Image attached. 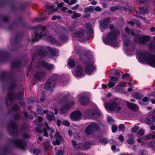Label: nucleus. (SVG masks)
I'll return each mask as SVG.
<instances>
[{
  "label": "nucleus",
  "instance_id": "obj_1",
  "mask_svg": "<svg viewBox=\"0 0 155 155\" xmlns=\"http://www.w3.org/2000/svg\"><path fill=\"white\" fill-rule=\"evenodd\" d=\"M138 61L140 63H146L149 66L155 68V55L146 51L140 50L137 53Z\"/></svg>",
  "mask_w": 155,
  "mask_h": 155
},
{
  "label": "nucleus",
  "instance_id": "obj_2",
  "mask_svg": "<svg viewBox=\"0 0 155 155\" xmlns=\"http://www.w3.org/2000/svg\"><path fill=\"white\" fill-rule=\"evenodd\" d=\"M120 34V31L118 29L110 30L106 36L105 38H103V41L107 45L111 46L113 47L118 48V42L117 41L118 36Z\"/></svg>",
  "mask_w": 155,
  "mask_h": 155
},
{
  "label": "nucleus",
  "instance_id": "obj_3",
  "mask_svg": "<svg viewBox=\"0 0 155 155\" xmlns=\"http://www.w3.org/2000/svg\"><path fill=\"white\" fill-rule=\"evenodd\" d=\"M126 33L128 34H130V32L131 31V35L134 37V41L135 43L139 45H144L145 41H150V36L147 35H142L138 34L135 33L133 30L129 29L128 27H126L125 29Z\"/></svg>",
  "mask_w": 155,
  "mask_h": 155
},
{
  "label": "nucleus",
  "instance_id": "obj_4",
  "mask_svg": "<svg viewBox=\"0 0 155 155\" xmlns=\"http://www.w3.org/2000/svg\"><path fill=\"white\" fill-rule=\"evenodd\" d=\"M16 0H0V7L5 5L7 3L10 5L11 10L12 11L19 10L21 11H24L26 8L28 6V3L27 2H24L20 3L18 7L15 6Z\"/></svg>",
  "mask_w": 155,
  "mask_h": 155
},
{
  "label": "nucleus",
  "instance_id": "obj_5",
  "mask_svg": "<svg viewBox=\"0 0 155 155\" xmlns=\"http://www.w3.org/2000/svg\"><path fill=\"white\" fill-rule=\"evenodd\" d=\"M9 82L10 85L9 87V90L5 98V104L8 107L11 106L14 99L16 98V97L15 96V93L14 89L16 86V84L15 83V82Z\"/></svg>",
  "mask_w": 155,
  "mask_h": 155
},
{
  "label": "nucleus",
  "instance_id": "obj_6",
  "mask_svg": "<svg viewBox=\"0 0 155 155\" xmlns=\"http://www.w3.org/2000/svg\"><path fill=\"white\" fill-rule=\"evenodd\" d=\"M105 107L111 111H113L115 110L119 111L121 109L120 103L118 100H115L112 102L106 104Z\"/></svg>",
  "mask_w": 155,
  "mask_h": 155
},
{
  "label": "nucleus",
  "instance_id": "obj_7",
  "mask_svg": "<svg viewBox=\"0 0 155 155\" xmlns=\"http://www.w3.org/2000/svg\"><path fill=\"white\" fill-rule=\"evenodd\" d=\"M100 130V127L95 123H92L88 125L86 127L85 132L87 135L93 134L95 131Z\"/></svg>",
  "mask_w": 155,
  "mask_h": 155
},
{
  "label": "nucleus",
  "instance_id": "obj_8",
  "mask_svg": "<svg viewBox=\"0 0 155 155\" xmlns=\"http://www.w3.org/2000/svg\"><path fill=\"white\" fill-rule=\"evenodd\" d=\"M23 35L24 34L21 32L16 34L12 44L13 45H15V47H13L11 49L12 51H17L18 50L19 47L18 45L23 38Z\"/></svg>",
  "mask_w": 155,
  "mask_h": 155
},
{
  "label": "nucleus",
  "instance_id": "obj_9",
  "mask_svg": "<svg viewBox=\"0 0 155 155\" xmlns=\"http://www.w3.org/2000/svg\"><path fill=\"white\" fill-rule=\"evenodd\" d=\"M12 74L13 73L11 72L4 71L0 75V80L2 81H8L15 82V79L12 77Z\"/></svg>",
  "mask_w": 155,
  "mask_h": 155
},
{
  "label": "nucleus",
  "instance_id": "obj_10",
  "mask_svg": "<svg viewBox=\"0 0 155 155\" xmlns=\"http://www.w3.org/2000/svg\"><path fill=\"white\" fill-rule=\"evenodd\" d=\"M35 53L37 56L40 59L45 58L48 54V52L46 50L45 47L42 45L37 46Z\"/></svg>",
  "mask_w": 155,
  "mask_h": 155
},
{
  "label": "nucleus",
  "instance_id": "obj_11",
  "mask_svg": "<svg viewBox=\"0 0 155 155\" xmlns=\"http://www.w3.org/2000/svg\"><path fill=\"white\" fill-rule=\"evenodd\" d=\"M57 78L55 76L51 77L47 81L44 85V88L47 90L51 91L55 87L56 81Z\"/></svg>",
  "mask_w": 155,
  "mask_h": 155
},
{
  "label": "nucleus",
  "instance_id": "obj_12",
  "mask_svg": "<svg viewBox=\"0 0 155 155\" xmlns=\"http://www.w3.org/2000/svg\"><path fill=\"white\" fill-rule=\"evenodd\" d=\"M84 114L86 117L96 119L99 118L101 116V113L95 109L85 111L84 113Z\"/></svg>",
  "mask_w": 155,
  "mask_h": 155
},
{
  "label": "nucleus",
  "instance_id": "obj_13",
  "mask_svg": "<svg viewBox=\"0 0 155 155\" xmlns=\"http://www.w3.org/2000/svg\"><path fill=\"white\" fill-rule=\"evenodd\" d=\"M8 140L10 142L13 143L16 147L21 149H24L27 145L26 143L21 139L10 138Z\"/></svg>",
  "mask_w": 155,
  "mask_h": 155
},
{
  "label": "nucleus",
  "instance_id": "obj_14",
  "mask_svg": "<svg viewBox=\"0 0 155 155\" xmlns=\"http://www.w3.org/2000/svg\"><path fill=\"white\" fill-rule=\"evenodd\" d=\"M11 59L10 53L5 50H0V62L9 61Z\"/></svg>",
  "mask_w": 155,
  "mask_h": 155
},
{
  "label": "nucleus",
  "instance_id": "obj_15",
  "mask_svg": "<svg viewBox=\"0 0 155 155\" xmlns=\"http://www.w3.org/2000/svg\"><path fill=\"white\" fill-rule=\"evenodd\" d=\"M80 58L82 61H83L84 63L86 64V65L85 69V71L88 74H91L92 72L94 71L96 68L93 64H91L87 60L83 59L81 58V56H80Z\"/></svg>",
  "mask_w": 155,
  "mask_h": 155
},
{
  "label": "nucleus",
  "instance_id": "obj_16",
  "mask_svg": "<svg viewBox=\"0 0 155 155\" xmlns=\"http://www.w3.org/2000/svg\"><path fill=\"white\" fill-rule=\"evenodd\" d=\"M17 21H15L13 23L9 25L8 28V30L9 31H12L14 30L15 29L18 27L17 23H20L23 24L24 23V20L22 16H20L16 18Z\"/></svg>",
  "mask_w": 155,
  "mask_h": 155
},
{
  "label": "nucleus",
  "instance_id": "obj_17",
  "mask_svg": "<svg viewBox=\"0 0 155 155\" xmlns=\"http://www.w3.org/2000/svg\"><path fill=\"white\" fill-rule=\"evenodd\" d=\"M110 17H108L101 20L99 22L100 28L101 32H104L105 30L108 28L110 24Z\"/></svg>",
  "mask_w": 155,
  "mask_h": 155
},
{
  "label": "nucleus",
  "instance_id": "obj_18",
  "mask_svg": "<svg viewBox=\"0 0 155 155\" xmlns=\"http://www.w3.org/2000/svg\"><path fill=\"white\" fill-rule=\"evenodd\" d=\"M46 72L43 71H38L34 75L35 80L33 82V85L35 84L36 81H39L44 78L47 75Z\"/></svg>",
  "mask_w": 155,
  "mask_h": 155
},
{
  "label": "nucleus",
  "instance_id": "obj_19",
  "mask_svg": "<svg viewBox=\"0 0 155 155\" xmlns=\"http://www.w3.org/2000/svg\"><path fill=\"white\" fill-rule=\"evenodd\" d=\"M82 113L79 110H75L72 112L70 114V118L73 121H79L81 118Z\"/></svg>",
  "mask_w": 155,
  "mask_h": 155
},
{
  "label": "nucleus",
  "instance_id": "obj_20",
  "mask_svg": "<svg viewBox=\"0 0 155 155\" xmlns=\"http://www.w3.org/2000/svg\"><path fill=\"white\" fill-rule=\"evenodd\" d=\"M9 125L11 128V129L8 130L9 133L13 135H16L18 132L17 124L14 123L13 120H11L9 123Z\"/></svg>",
  "mask_w": 155,
  "mask_h": 155
},
{
  "label": "nucleus",
  "instance_id": "obj_21",
  "mask_svg": "<svg viewBox=\"0 0 155 155\" xmlns=\"http://www.w3.org/2000/svg\"><path fill=\"white\" fill-rule=\"evenodd\" d=\"M39 65L48 71L51 70L54 67V65L53 64L48 63L44 61L40 62L38 64L37 67H38Z\"/></svg>",
  "mask_w": 155,
  "mask_h": 155
},
{
  "label": "nucleus",
  "instance_id": "obj_22",
  "mask_svg": "<svg viewBox=\"0 0 155 155\" xmlns=\"http://www.w3.org/2000/svg\"><path fill=\"white\" fill-rule=\"evenodd\" d=\"M145 121L148 125L151 124L155 122V110L153 113L152 115L146 118Z\"/></svg>",
  "mask_w": 155,
  "mask_h": 155
},
{
  "label": "nucleus",
  "instance_id": "obj_23",
  "mask_svg": "<svg viewBox=\"0 0 155 155\" xmlns=\"http://www.w3.org/2000/svg\"><path fill=\"white\" fill-rule=\"evenodd\" d=\"M79 101L81 105L86 106L89 103V99L87 96L82 95L79 97Z\"/></svg>",
  "mask_w": 155,
  "mask_h": 155
},
{
  "label": "nucleus",
  "instance_id": "obj_24",
  "mask_svg": "<svg viewBox=\"0 0 155 155\" xmlns=\"http://www.w3.org/2000/svg\"><path fill=\"white\" fill-rule=\"evenodd\" d=\"M127 107L133 111H136L139 109L138 106L136 104L127 102L126 104Z\"/></svg>",
  "mask_w": 155,
  "mask_h": 155
},
{
  "label": "nucleus",
  "instance_id": "obj_25",
  "mask_svg": "<svg viewBox=\"0 0 155 155\" xmlns=\"http://www.w3.org/2000/svg\"><path fill=\"white\" fill-rule=\"evenodd\" d=\"M85 33V30L82 29L74 33L73 36L74 38H79L82 37L84 35Z\"/></svg>",
  "mask_w": 155,
  "mask_h": 155
},
{
  "label": "nucleus",
  "instance_id": "obj_26",
  "mask_svg": "<svg viewBox=\"0 0 155 155\" xmlns=\"http://www.w3.org/2000/svg\"><path fill=\"white\" fill-rule=\"evenodd\" d=\"M86 28L87 34L90 36H92L94 34V31L91 24L90 23H87L86 25Z\"/></svg>",
  "mask_w": 155,
  "mask_h": 155
},
{
  "label": "nucleus",
  "instance_id": "obj_27",
  "mask_svg": "<svg viewBox=\"0 0 155 155\" xmlns=\"http://www.w3.org/2000/svg\"><path fill=\"white\" fill-rule=\"evenodd\" d=\"M42 32H41L40 34L38 33H35V38L31 39V41L32 43L37 42L38 40L41 38L43 36H45V33L42 34Z\"/></svg>",
  "mask_w": 155,
  "mask_h": 155
},
{
  "label": "nucleus",
  "instance_id": "obj_28",
  "mask_svg": "<svg viewBox=\"0 0 155 155\" xmlns=\"http://www.w3.org/2000/svg\"><path fill=\"white\" fill-rule=\"evenodd\" d=\"M83 71L80 65H78L77 66L76 70L75 72V74L76 76L80 77L83 74Z\"/></svg>",
  "mask_w": 155,
  "mask_h": 155
},
{
  "label": "nucleus",
  "instance_id": "obj_29",
  "mask_svg": "<svg viewBox=\"0 0 155 155\" xmlns=\"http://www.w3.org/2000/svg\"><path fill=\"white\" fill-rule=\"evenodd\" d=\"M22 62L20 60H16L12 62L11 64V67L12 68L19 67Z\"/></svg>",
  "mask_w": 155,
  "mask_h": 155
},
{
  "label": "nucleus",
  "instance_id": "obj_30",
  "mask_svg": "<svg viewBox=\"0 0 155 155\" xmlns=\"http://www.w3.org/2000/svg\"><path fill=\"white\" fill-rule=\"evenodd\" d=\"M124 45L128 48H131L132 43L129 38H127L124 39Z\"/></svg>",
  "mask_w": 155,
  "mask_h": 155
},
{
  "label": "nucleus",
  "instance_id": "obj_31",
  "mask_svg": "<svg viewBox=\"0 0 155 155\" xmlns=\"http://www.w3.org/2000/svg\"><path fill=\"white\" fill-rule=\"evenodd\" d=\"M150 100L149 97L148 98L147 97H145L142 99V100L139 101L138 103L140 105L143 106H145L147 105V103L146 102L150 101Z\"/></svg>",
  "mask_w": 155,
  "mask_h": 155
},
{
  "label": "nucleus",
  "instance_id": "obj_32",
  "mask_svg": "<svg viewBox=\"0 0 155 155\" xmlns=\"http://www.w3.org/2000/svg\"><path fill=\"white\" fill-rule=\"evenodd\" d=\"M128 139L127 140V143L129 144H134L135 142L134 140V136L133 134H130L128 135Z\"/></svg>",
  "mask_w": 155,
  "mask_h": 155
},
{
  "label": "nucleus",
  "instance_id": "obj_33",
  "mask_svg": "<svg viewBox=\"0 0 155 155\" xmlns=\"http://www.w3.org/2000/svg\"><path fill=\"white\" fill-rule=\"evenodd\" d=\"M46 118L50 122H51L53 120H55V116L52 112H51L50 114H47L46 115Z\"/></svg>",
  "mask_w": 155,
  "mask_h": 155
},
{
  "label": "nucleus",
  "instance_id": "obj_34",
  "mask_svg": "<svg viewBox=\"0 0 155 155\" xmlns=\"http://www.w3.org/2000/svg\"><path fill=\"white\" fill-rule=\"evenodd\" d=\"M49 52H50L49 56L52 57H54L56 55V50L55 48H50L48 49Z\"/></svg>",
  "mask_w": 155,
  "mask_h": 155
},
{
  "label": "nucleus",
  "instance_id": "obj_35",
  "mask_svg": "<svg viewBox=\"0 0 155 155\" xmlns=\"http://www.w3.org/2000/svg\"><path fill=\"white\" fill-rule=\"evenodd\" d=\"M148 47L151 51L155 53V42L154 41H151Z\"/></svg>",
  "mask_w": 155,
  "mask_h": 155
},
{
  "label": "nucleus",
  "instance_id": "obj_36",
  "mask_svg": "<svg viewBox=\"0 0 155 155\" xmlns=\"http://www.w3.org/2000/svg\"><path fill=\"white\" fill-rule=\"evenodd\" d=\"M69 109L65 105L63 106L59 110V113L61 114H63L67 112Z\"/></svg>",
  "mask_w": 155,
  "mask_h": 155
},
{
  "label": "nucleus",
  "instance_id": "obj_37",
  "mask_svg": "<svg viewBox=\"0 0 155 155\" xmlns=\"http://www.w3.org/2000/svg\"><path fill=\"white\" fill-rule=\"evenodd\" d=\"M155 138V132L149 134L145 136V140H148L150 139Z\"/></svg>",
  "mask_w": 155,
  "mask_h": 155
},
{
  "label": "nucleus",
  "instance_id": "obj_38",
  "mask_svg": "<svg viewBox=\"0 0 155 155\" xmlns=\"http://www.w3.org/2000/svg\"><path fill=\"white\" fill-rule=\"evenodd\" d=\"M24 95V93L21 92H20L17 93L16 95H15V96L16 97V98L15 99H14V100H15L16 98H17L18 100L19 101H21L23 100Z\"/></svg>",
  "mask_w": 155,
  "mask_h": 155
},
{
  "label": "nucleus",
  "instance_id": "obj_39",
  "mask_svg": "<svg viewBox=\"0 0 155 155\" xmlns=\"http://www.w3.org/2000/svg\"><path fill=\"white\" fill-rule=\"evenodd\" d=\"M46 8L48 11V13L49 15H51L55 11L53 6L49 5H46Z\"/></svg>",
  "mask_w": 155,
  "mask_h": 155
},
{
  "label": "nucleus",
  "instance_id": "obj_40",
  "mask_svg": "<svg viewBox=\"0 0 155 155\" xmlns=\"http://www.w3.org/2000/svg\"><path fill=\"white\" fill-rule=\"evenodd\" d=\"M134 96L135 98L137 99H141L143 97L142 94L140 92H135L134 94Z\"/></svg>",
  "mask_w": 155,
  "mask_h": 155
},
{
  "label": "nucleus",
  "instance_id": "obj_41",
  "mask_svg": "<svg viewBox=\"0 0 155 155\" xmlns=\"http://www.w3.org/2000/svg\"><path fill=\"white\" fill-rule=\"evenodd\" d=\"M94 11V6H90L85 8L84 9L85 12H92Z\"/></svg>",
  "mask_w": 155,
  "mask_h": 155
},
{
  "label": "nucleus",
  "instance_id": "obj_42",
  "mask_svg": "<svg viewBox=\"0 0 155 155\" xmlns=\"http://www.w3.org/2000/svg\"><path fill=\"white\" fill-rule=\"evenodd\" d=\"M30 151L32 154H35V155H38L40 153L38 149L35 148H31L30 149Z\"/></svg>",
  "mask_w": 155,
  "mask_h": 155
},
{
  "label": "nucleus",
  "instance_id": "obj_43",
  "mask_svg": "<svg viewBox=\"0 0 155 155\" xmlns=\"http://www.w3.org/2000/svg\"><path fill=\"white\" fill-rule=\"evenodd\" d=\"M48 40L51 43L56 44L57 43V41L53 37H48Z\"/></svg>",
  "mask_w": 155,
  "mask_h": 155
},
{
  "label": "nucleus",
  "instance_id": "obj_44",
  "mask_svg": "<svg viewBox=\"0 0 155 155\" xmlns=\"http://www.w3.org/2000/svg\"><path fill=\"white\" fill-rule=\"evenodd\" d=\"M68 64L69 66L71 68H74L75 66V62L74 60L71 59L70 58L69 59Z\"/></svg>",
  "mask_w": 155,
  "mask_h": 155
},
{
  "label": "nucleus",
  "instance_id": "obj_45",
  "mask_svg": "<svg viewBox=\"0 0 155 155\" xmlns=\"http://www.w3.org/2000/svg\"><path fill=\"white\" fill-rule=\"evenodd\" d=\"M71 143L74 147L76 149H81L80 146L79 145L77 146V143L76 141L73 140L71 141Z\"/></svg>",
  "mask_w": 155,
  "mask_h": 155
},
{
  "label": "nucleus",
  "instance_id": "obj_46",
  "mask_svg": "<svg viewBox=\"0 0 155 155\" xmlns=\"http://www.w3.org/2000/svg\"><path fill=\"white\" fill-rule=\"evenodd\" d=\"M99 142L105 145L108 142V140L106 138H101L99 140Z\"/></svg>",
  "mask_w": 155,
  "mask_h": 155
},
{
  "label": "nucleus",
  "instance_id": "obj_47",
  "mask_svg": "<svg viewBox=\"0 0 155 155\" xmlns=\"http://www.w3.org/2000/svg\"><path fill=\"white\" fill-rule=\"evenodd\" d=\"M54 137L55 139H58L60 140H62L63 138L61 135L58 132H56L54 135Z\"/></svg>",
  "mask_w": 155,
  "mask_h": 155
},
{
  "label": "nucleus",
  "instance_id": "obj_48",
  "mask_svg": "<svg viewBox=\"0 0 155 155\" xmlns=\"http://www.w3.org/2000/svg\"><path fill=\"white\" fill-rule=\"evenodd\" d=\"M135 16L138 18L142 19L145 21L146 23L147 24L149 23V21L146 18L138 15H136Z\"/></svg>",
  "mask_w": 155,
  "mask_h": 155
},
{
  "label": "nucleus",
  "instance_id": "obj_49",
  "mask_svg": "<svg viewBox=\"0 0 155 155\" xmlns=\"http://www.w3.org/2000/svg\"><path fill=\"white\" fill-rule=\"evenodd\" d=\"M0 19L2 21L5 22H8L9 21V19L8 17L3 16L0 14Z\"/></svg>",
  "mask_w": 155,
  "mask_h": 155
},
{
  "label": "nucleus",
  "instance_id": "obj_50",
  "mask_svg": "<svg viewBox=\"0 0 155 155\" xmlns=\"http://www.w3.org/2000/svg\"><path fill=\"white\" fill-rule=\"evenodd\" d=\"M74 104V102L73 101H71L68 102L67 103L65 104L64 105H65L68 109H69L73 106Z\"/></svg>",
  "mask_w": 155,
  "mask_h": 155
},
{
  "label": "nucleus",
  "instance_id": "obj_51",
  "mask_svg": "<svg viewBox=\"0 0 155 155\" xmlns=\"http://www.w3.org/2000/svg\"><path fill=\"white\" fill-rule=\"evenodd\" d=\"M19 106L17 104H14L12 107V109L13 111H17L19 110Z\"/></svg>",
  "mask_w": 155,
  "mask_h": 155
},
{
  "label": "nucleus",
  "instance_id": "obj_52",
  "mask_svg": "<svg viewBox=\"0 0 155 155\" xmlns=\"http://www.w3.org/2000/svg\"><path fill=\"white\" fill-rule=\"evenodd\" d=\"M62 140H60L58 139H56L55 141H54L52 142V144L54 146L59 145L61 143V141Z\"/></svg>",
  "mask_w": 155,
  "mask_h": 155
},
{
  "label": "nucleus",
  "instance_id": "obj_53",
  "mask_svg": "<svg viewBox=\"0 0 155 155\" xmlns=\"http://www.w3.org/2000/svg\"><path fill=\"white\" fill-rule=\"evenodd\" d=\"M81 15L79 13H75L74 12L71 16V18L73 19H75L78 18L80 17Z\"/></svg>",
  "mask_w": 155,
  "mask_h": 155
},
{
  "label": "nucleus",
  "instance_id": "obj_54",
  "mask_svg": "<svg viewBox=\"0 0 155 155\" xmlns=\"http://www.w3.org/2000/svg\"><path fill=\"white\" fill-rule=\"evenodd\" d=\"M21 115L18 113H17L13 116L14 119L16 120H20L21 119Z\"/></svg>",
  "mask_w": 155,
  "mask_h": 155
},
{
  "label": "nucleus",
  "instance_id": "obj_55",
  "mask_svg": "<svg viewBox=\"0 0 155 155\" xmlns=\"http://www.w3.org/2000/svg\"><path fill=\"white\" fill-rule=\"evenodd\" d=\"M116 85L115 83L110 80L108 82L107 84L108 87L110 88L114 87Z\"/></svg>",
  "mask_w": 155,
  "mask_h": 155
},
{
  "label": "nucleus",
  "instance_id": "obj_56",
  "mask_svg": "<svg viewBox=\"0 0 155 155\" xmlns=\"http://www.w3.org/2000/svg\"><path fill=\"white\" fill-rule=\"evenodd\" d=\"M67 37L65 35H61L59 37V39L61 40V42L65 41L67 39Z\"/></svg>",
  "mask_w": 155,
  "mask_h": 155
},
{
  "label": "nucleus",
  "instance_id": "obj_57",
  "mask_svg": "<svg viewBox=\"0 0 155 155\" xmlns=\"http://www.w3.org/2000/svg\"><path fill=\"white\" fill-rule=\"evenodd\" d=\"M110 81H117L118 80V78L117 77H114L113 76H110L109 77Z\"/></svg>",
  "mask_w": 155,
  "mask_h": 155
},
{
  "label": "nucleus",
  "instance_id": "obj_58",
  "mask_svg": "<svg viewBox=\"0 0 155 155\" xmlns=\"http://www.w3.org/2000/svg\"><path fill=\"white\" fill-rule=\"evenodd\" d=\"M61 125L68 127L70 125V124L68 121L67 120H65L62 122Z\"/></svg>",
  "mask_w": 155,
  "mask_h": 155
},
{
  "label": "nucleus",
  "instance_id": "obj_59",
  "mask_svg": "<svg viewBox=\"0 0 155 155\" xmlns=\"http://www.w3.org/2000/svg\"><path fill=\"white\" fill-rule=\"evenodd\" d=\"M83 146L85 149H87L90 148L91 144L89 142H87Z\"/></svg>",
  "mask_w": 155,
  "mask_h": 155
},
{
  "label": "nucleus",
  "instance_id": "obj_60",
  "mask_svg": "<svg viewBox=\"0 0 155 155\" xmlns=\"http://www.w3.org/2000/svg\"><path fill=\"white\" fill-rule=\"evenodd\" d=\"M147 95L150 99H151V97L155 99V91L148 94Z\"/></svg>",
  "mask_w": 155,
  "mask_h": 155
},
{
  "label": "nucleus",
  "instance_id": "obj_61",
  "mask_svg": "<svg viewBox=\"0 0 155 155\" xmlns=\"http://www.w3.org/2000/svg\"><path fill=\"white\" fill-rule=\"evenodd\" d=\"M68 99V97L67 96H64L61 98L60 100L62 102H64L67 101Z\"/></svg>",
  "mask_w": 155,
  "mask_h": 155
},
{
  "label": "nucleus",
  "instance_id": "obj_62",
  "mask_svg": "<svg viewBox=\"0 0 155 155\" xmlns=\"http://www.w3.org/2000/svg\"><path fill=\"white\" fill-rule=\"evenodd\" d=\"M139 127L138 126H135L133 127L131 129V131L133 133H135L139 129Z\"/></svg>",
  "mask_w": 155,
  "mask_h": 155
},
{
  "label": "nucleus",
  "instance_id": "obj_63",
  "mask_svg": "<svg viewBox=\"0 0 155 155\" xmlns=\"http://www.w3.org/2000/svg\"><path fill=\"white\" fill-rule=\"evenodd\" d=\"M119 9L117 6H112L110 8V10L111 12H114Z\"/></svg>",
  "mask_w": 155,
  "mask_h": 155
},
{
  "label": "nucleus",
  "instance_id": "obj_64",
  "mask_svg": "<svg viewBox=\"0 0 155 155\" xmlns=\"http://www.w3.org/2000/svg\"><path fill=\"white\" fill-rule=\"evenodd\" d=\"M138 134L141 136H143L144 135V131L143 129H140L137 132Z\"/></svg>",
  "mask_w": 155,
  "mask_h": 155
}]
</instances>
